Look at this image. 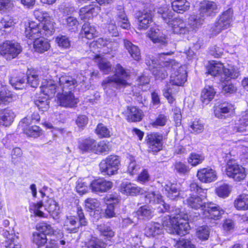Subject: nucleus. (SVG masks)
I'll use <instances>...</instances> for the list:
<instances>
[{
    "instance_id": "1",
    "label": "nucleus",
    "mask_w": 248,
    "mask_h": 248,
    "mask_svg": "<svg viewBox=\"0 0 248 248\" xmlns=\"http://www.w3.org/2000/svg\"><path fill=\"white\" fill-rule=\"evenodd\" d=\"M129 76V73L120 64H117L114 75L105 78L101 85L106 93L110 95L113 93V89L118 86H125L128 85L127 79Z\"/></svg>"
},
{
    "instance_id": "2",
    "label": "nucleus",
    "mask_w": 248,
    "mask_h": 248,
    "mask_svg": "<svg viewBox=\"0 0 248 248\" xmlns=\"http://www.w3.org/2000/svg\"><path fill=\"white\" fill-rule=\"evenodd\" d=\"M54 22L50 20H46L44 23L39 24L33 21L28 23L26 26L25 35L27 38L34 41L43 36L49 37L54 32Z\"/></svg>"
},
{
    "instance_id": "3",
    "label": "nucleus",
    "mask_w": 248,
    "mask_h": 248,
    "mask_svg": "<svg viewBox=\"0 0 248 248\" xmlns=\"http://www.w3.org/2000/svg\"><path fill=\"white\" fill-rule=\"evenodd\" d=\"M165 64V66H171L170 83L177 86H183L187 78L186 67L173 60H170V63Z\"/></svg>"
},
{
    "instance_id": "4",
    "label": "nucleus",
    "mask_w": 248,
    "mask_h": 248,
    "mask_svg": "<svg viewBox=\"0 0 248 248\" xmlns=\"http://www.w3.org/2000/svg\"><path fill=\"white\" fill-rule=\"evenodd\" d=\"M77 212L78 222L76 220V217L73 216H67L64 220V228L70 233L77 232L79 226H85L88 223L81 207H77Z\"/></svg>"
},
{
    "instance_id": "5",
    "label": "nucleus",
    "mask_w": 248,
    "mask_h": 248,
    "mask_svg": "<svg viewBox=\"0 0 248 248\" xmlns=\"http://www.w3.org/2000/svg\"><path fill=\"white\" fill-rule=\"evenodd\" d=\"M222 73V75L228 78H235L239 75L238 69L233 67L225 68L223 64L220 62L213 61L207 67V73L213 76H217ZM227 80V79H226Z\"/></svg>"
},
{
    "instance_id": "6",
    "label": "nucleus",
    "mask_w": 248,
    "mask_h": 248,
    "mask_svg": "<svg viewBox=\"0 0 248 248\" xmlns=\"http://www.w3.org/2000/svg\"><path fill=\"white\" fill-rule=\"evenodd\" d=\"M121 165L120 157L116 155H110L102 160L99 164L102 173L109 176L117 173Z\"/></svg>"
},
{
    "instance_id": "7",
    "label": "nucleus",
    "mask_w": 248,
    "mask_h": 248,
    "mask_svg": "<svg viewBox=\"0 0 248 248\" xmlns=\"http://www.w3.org/2000/svg\"><path fill=\"white\" fill-rule=\"evenodd\" d=\"M232 16L233 10L231 8L222 13L211 28L212 33L213 35H217L222 30L228 28L232 21Z\"/></svg>"
},
{
    "instance_id": "8",
    "label": "nucleus",
    "mask_w": 248,
    "mask_h": 248,
    "mask_svg": "<svg viewBox=\"0 0 248 248\" xmlns=\"http://www.w3.org/2000/svg\"><path fill=\"white\" fill-rule=\"evenodd\" d=\"M172 53L167 52L166 53H163L159 54V61L160 63L158 64H156L155 60H152V63L150 62H147V64H149L150 68H153V74L157 79L162 80L166 78L168 76L167 70H170L171 71V66H168L164 65L165 63H170V60L163 61L161 58L165 55H170Z\"/></svg>"
},
{
    "instance_id": "9",
    "label": "nucleus",
    "mask_w": 248,
    "mask_h": 248,
    "mask_svg": "<svg viewBox=\"0 0 248 248\" xmlns=\"http://www.w3.org/2000/svg\"><path fill=\"white\" fill-rule=\"evenodd\" d=\"M226 174L229 177L237 182L243 180L247 176L245 168L232 160H229L227 162Z\"/></svg>"
},
{
    "instance_id": "10",
    "label": "nucleus",
    "mask_w": 248,
    "mask_h": 248,
    "mask_svg": "<svg viewBox=\"0 0 248 248\" xmlns=\"http://www.w3.org/2000/svg\"><path fill=\"white\" fill-rule=\"evenodd\" d=\"M22 51L19 43L13 41H6L0 46V54L7 60L16 58Z\"/></svg>"
},
{
    "instance_id": "11",
    "label": "nucleus",
    "mask_w": 248,
    "mask_h": 248,
    "mask_svg": "<svg viewBox=\"0 0 248 248\" xmlns=\"http://www.w3.org/2000/svg\"><path fill=\"white\" fill-rule=\"evenodd\" d=\"M202 213L203 217L217 220L220 218L224 211L218 205L210 202L204 204Z\"/></svg>"
},
{
    "instance_id": "12",
    "label": "nucleus",
    "mask_w": 248,
    "mask_h": 248,
    "mask_svg": "<svg viewBox=\"0 0 248 248\" xmlns=\"http://www.w3.org/2000/svg\"><path fill=\"white\" fill-rule=\"evenodd\" d=\"M58 79L59 90L62 92H72L77 85V81L72 77L64 75L59 78H56V80Z\"/></svg>"
},
{
    "instance_id": "13",
    "label": "nucleus",
    "mask_w": 248,
    "mask_h": 248,
    "mask_svg": "<svg viewBox=\"0 0 248 248\" xmlns=\"http://www.w3.org/2000/svg\"><path fill=\"white\" fill-rule=\"evenodd\" d=\"M163 136L158 133H154L149 135L147 143L149 152L155 153L162 149Z\"/></svg>"
},
{
    "instance_id": "14",
    "label": "nucleus",
    "mask_w": 248,
    "mask_h": 248,
    "mask_svg": "<svg viewBox=\"0 0 248 248\" xmlns=\"http://www.w3.org/2000/svg\"><path fill=\"white\" fill-rule=\"evenodd\" d=\"M113 183L104 178H99L93 181L90 185L92 191L95 193H104L110 189Z\"/></svg>"
},
{
    "instance_id": "15",
    "label": "nucleus",
    "mask_w": 248,
    "mask_h": 248,
    "mask_svg": "<svg viewBox=\"0 0 248 248\" xmlns=\"http://www.w3.org/2000/svg\"><path fill=\"white\" fill-rule=\"evenodd\" d=\"M234 110V106L227 102L217 104L214 107L215 116L220 119H224L228 114L233 113Z\"/></svg>"
},
{
    "instance_id": "16",
    "label": "nucleus",
    "mask_w": 248,
    "mask_h": 248,
    "mask_svg": "<svg viewBox=\"0 0 248 248\" xmlns=\"http://www.w3.org/2000/svg\"><path fill=\"white\" fill-rule=\"evenodd\" d=\"M197 176L202 182L211 183L217 179L216 171L210 168H204L198 170Z\"/></svg>"
},
{
    "instance_id": "17",
    "label": "nucleus",
    "mask_w": 248,
    "mask_h": 248,
    "mask_svg": "<svg viewBox=\"0 0 248 248\" xmlns=\"http://www.w3.org/2000/svg\"><path fill=\"white\" fill-rule=\"evenodd\" d=\"M101 8L95 2L81 8L79 12V17L81 20H85L92 18L97 15Z\"/></svg>"
},
{
    "instance_id": "18",
    "label": "nucleus",
    "mask_w": 248,
    "mask_h": 248,
    "mask_svg": "<svg viewBox=\"0 0 248 248\" xmlns=\"http://www.w3.org/2000/svg\"><path fill=\"white\" fill-rule=\"evenodd\" d=\"M58 100L60 106L67 108L75 107L78 102V98L75 97L72 92H62L58 96Z\"/></svg>"
},
{
    "instance_id": "19",
    "label": "nucleus",
    "mask_w": 248,
    "mask_h": 248,
    "mask_svg": "<svg viewBox=\"0 0 248 248\" xmlns=\"http://www.w3.org/2000/svg\"><path fill=\"white\" fill-rule=\"evenodd\" d=\"M136 17L138 20V28L140 30L146 29L152 22V14L147 11L138 12Z\"/></svg>"
},
{
    "instance_id": "20",
    "label": "nucleus",
    "mask_w": 248,
    "mask_h": 248,
    "mask_svg": "<svg viewBox=\"0 0 248 248\" xmlns=\"http://www.w3.org/2000/svg\"><path fill=\"white\" fill-rule=\"evenodd\" d=\"M176 219L173 228L170 229V233L184 235L188 233L189 225L186 220L180 217Z\"/></svg>"
},
{
    "instance_id": "21",
    "label": "nucleus",
    "mask_w": 248,
    "mask_h": 248,
    "mask_svg": "<svg viewBox=\"0 0 248 248\" xmlns=\"http://www.w3.org/2000/svg\"><path fill=\"white\" fill-rule=\"evenodd\" d=\"M162 196L159 193H156L155 192H151L148 193L146 196V202H154L159 203L161 205L159 206L162 212L165 211H170V208L169 204L166 203L162 200Z\"/></svg>"
},
{
    "instance_id": "22",
    "label": "nucleus",
    "mask_w": 248,
    "mask_h": 248,
    "mask_svg": "<svg viewBox=\"0 0 248 248\" xmlns=\"http://www.w3.org/2000/svg\"><path fill=\"white\" fill-rule=\"evenodd\" d=\"M147 36L154 43L165 46L167 43L166 35L158 29L152 28L147 32Z\"/></svg>"
},
{
    "instance_id": "23",
    "label": "nucleus",
    "mask_w": 248,
    "mask_h": 248,
    "mask_svg": "<svg viewBox=\"0 0 248 248\" xmlns=\"http://www.w3.org/2000/svg\"><path fill=\"white\" fill-rule=\"evenodd\" d=\"M104 202L107 205L105 210V214L108 217H112L115 216L114 204L119 202V199L116 195H108L104 198Z\"/></svg>"
},
{
    "instance_id": "24",
    "label": "nucleus",
    "mask_w": 248,
    "mask_h": 248,
    "mask_svg": "<svg viewBox=\"0 0 248 248\" xmlns=\"http://www.w3.org/2000/svg\"><path fill=\"white\" fill-rule=\"evenodd\" d=\"M45 208L52 217L55 220L59 219L61 213L59 204L52 198H48L46 202Z\"/></svg>"
},
{
    "instance_id": "25",
    "label": "nucleus",
    "mask_w": 248,
    "mask_h": 248,
    "mask_svg": "<svg viewBox=\"0 0 248 248\" xmlns=\"http://www.w3.org/2000/svg\"><path fill=\"white\" fill-rule=\"evenodd\" d=\"M165 194L171 200H175L180 194V187L177 183L168 182L164 186Z\"/></svg>"
},
{
    "instance_id": "26",
    "label": "nucleus",
    "mask_w": 248,
    "mask_h": 248,
    "mask_svg": "<svg viewBox=\"0 0 248 248\" xmlns=\"http://www.w3.org/2000/svg\"><path fill=\"white\" fill-rule=\"evenodd\" d=\"M170 26L174 33L176 34H186L189 31V29L186 26L183 20L180 18H176L172 20Z\"/></svg>"
},
{
    "instance_id": "27",
    "label": "nucleus",
    "mask_w": 248,
    "mask_h": 248,
    "mask_svg": "<svg viewBox=\"0 0 248 248\" xmlns=\"http://www.w3.org/2000/svg\"><path fill=\"white\" fill-rule=\"evenodd\" d=\"M15 114L12 110L5 108L0 111V125L9 126L14 121Z\"/></svg>"
},
{
    "instance_id": "28",
    "label": "nucleus",
    "mask_w": 248,
    "mask_h": 248,
    "mask_svg": "<svg viewBox=\"0 0 248 248\" xmlns=\"http://www.w3.org/2000/svg\"><path fill=\"white\" fill-rule=\"evenodd\" d=\"M217 5L213 1H207L201 3L200 11L201 14L210 16L217 12Z\"/></svg>"
},
{
    "instance_id": "29",
    "label": "nucleus",
    "mask_w": 248,
    "mask_h": 248,
    "mask_svg": "<svg viewBox=\"0 0 248 248\" xmlns=\"http://www.w3.org/2000/svg\"><path fill=\"white\" fill-rule=\"evenodd\" d=\"M41 92L44 94L49 97L54 96L56 92L58 93V94L60 93L59 87H56L53 80L46 81V83H44L41 87Z\"/></svg>"
},
{
    "instance_id": "30",
    "label": "nucleus",
    "mask_w": 248,
    "mask_h": 248,
    "mask_svg": "<svg viewBox=\"0 0 248 248\" xmlns=\"http://www.w3.org/2000/svg\"><path fill=\"white\" fill-rule=\"evenodd\" d=\"M116 16L118 25L123 29H128L130 27V24L122 6L117 7Z\"/></svg>"
},
{
    "instance_id": "31",
    "label": "nucleus",
    "mask_w": 248,
    "mask_h": 248,
    "mask_svg": "<svg viewBox=\"0 0 248 248\" xmlns=\"http://www.w3.org/2000/svg\"><path fill=\"white\" fill-rule=\"evenodd\" d=\"M124 46L131 56L136 61L140 59V51L138 46L133 44L127 40H124Z\"/></svg>"
},
{
    "instance_id": "32",
    "label": "nucleus",
    "mask_w": 248,
    "mask_h": 248,
    "mask_svg": "<svg viewBox=\"0 0 248 248\" xmlns=\"http://www.w3.org/2000/svg\"><path fill=\"white\" fill-rule=\"evenodd\" d=\"M120 191L126 195L134 196L140 192V188L135 185L124 182L121 185Z\"/></svg>"
},
{
    "instance_id": "33",
    "label": "nucleus",
    "mask_w": 248,
    "mask_h": 248,
    "mask_svg": "<svg viewBox=\"0 0 248 248\" xmlns=\"http://www.w3.org/2000/svg\"><path fill=\"white\" fill-rule=\"evenodd\" d=\"M143 116L142 111L136 107H131L128 108L127 120L129 122H136L141 120Z\"/></svg>"
},
{
    "instance_id": "34",
    "label": "nucleus",
    "mask_w": 248,
    "mask_h": 248,
    "mask_svg": "<svg viewBox=\"0 0 248 248\" xmlns=\"http://www.w3.org/2000/svg\"><path fill=\"white\" fill-rule=\"evenodd\" d=\"M171 3L173 10L178 13L188 10L190 6L186 0H171Z\"/></svg>"
},
{
    "instance_id": "35",
    "label": "nucleus",
    "mask_w": 248,
    "mask_h": 248,
    "mask_svg": "<svg viewBox=\"0 0 248 248\" xmlns=\"http://www.w3.org/2000/svg\"><path fill=\"white\" fill-rule=\"evenodd\" d=\"M216 92L213 87L206 86L203 89L201 95L202 102L205 104H208L214 98Z\"/></svg>"
},
{
    "instance_id": "36",
    "label": "nucleus",
    "mask_w": 248,
    "mask_h": 248,
    "mask_svg": "<svg viewBox=\"0 0 248 248\" xmlns=\"http://www.w3.org/2000/svg\"><path fill=\"white\" fill-rule=\"evenodd\" d=\"M187 203L189 206L194 209H200L201 213L202 211V208L205 203L203 202L202 198L197 195H192L189 197L187 200Z\"/></svg>"
},
{
    "instance_id": "37",
    "label": "nucleus",
    "mask_w": 248,
    "mask_h": 248,
    "mask_svg": "<svg viewBox=\"0 0 248 248\" xmlns=\"http://www.w3.org/2000/svg\"><path fill=\"white\" fill-rule=\"evenodd\" d=\"M46 36H43L33 41V46L35 50L39 53L47 51L50 45L48 41L45 39Z\"/></svg>"
},
{
    "instance_id": "38",
    "label": "nucleus",
    "mask_w": 248,
    "mask_h": 248,
    "mask_svg": "<svg viewBox=\"0 0 248 248\" xmlns=\"http://www.w3.org/2000/svg\"><path fill=\"white\" fill-rule=\"evenodd\" d=\"M153 212L149 206L144 205L140 207L135 213L139 219H149L153 216Z\"/></svg>"
},
{
    "instance_id": "39",
    "label": "nucleus",
    "mask_w": 248,
    "mask_h": 248,
    "mask_svg": "<svg viewBox=\"0 0 248 248\" xmlns=\"http://www.w3.org/2000/svg\"><path fill=\"white\" fill-rule=\"evenodd\" d=\"M96 142L92 139H86L82 140L79 144V148L83 152H94Z\"/></svg>"
},
{
    "instance_id": "40",
    "label": "nucleus",
    "mask_w": 248,
    "mask_h": 248,
    "mask_svg": "<svg viewBox=\"0 0 248 248\" xmlns=\"http://www.w3.org/2000/svg\"><path fill=\"white\" fill-rule=\"evenodd\" d=\"M234 207L238 210L248 209V195H239L234 202Z\"/></svg>"
},
{
    "instance_id": "41",
    "label": "nucleus",
    "mask_w": 248,
    "mask_h": 248,
    "mask_svg": "<svg viewBox=\"0 0 248 248\" xmlns=\"http://www.w3.org/2000/svg\"><path fill=\"white\" fill-rule=\"evenodd\" d=\"M81 31L82 34L88 39H93L97 34L94 26L88 22L83 25Z\"/></svg>"
},
{
    "instance_id": "42",
    "label": "nucleus",
    "mask_w": 248,
    "mask_h": 248,
    "mask_svg": "<svg viewBox=\"0 0 248 248\" xmlns=\"http://www.w3.org/2000/svg\"><path fill=\"white\" fill-rule=\"evenodd\" d=\"M204 19L202 17L198 15H192L188 18V25L192 30L199 28L204 22Z\"/></svg>"
},
{
    "instance_id": "43",
    "label": "nucleus",
    "mask_w": 248,
    "mask_h": 248,
    "mask_svg": "<svg viewBox=\"0 0 248 248\" xmlns=\"http://www.w3.org/2000/svg\"><path fill=\"white\" fill-rule=\"evenodd\" d=\"M97 230L99 232L100 235L105 239H108L114 236V232L111 228L105 224H100L97 226Z\"/></svg>"
},
{
    "instance_id": "44",
    "label": "nucleus",
    "mask_w": 248,
    "mask_h": 248,
    "mask_svg": "<svg viewBox=\"0 0 248 248\" xmlns=\"http://www.w3.org/2000/svg\"><path fill=\"white\" fill-rule=\"evenodd\" d=\"M180 217V215H177L170 217V216L164 217L162 219V226L169 233H170V229L173 228V226L175 222L176 221L177 218Z\"/></svg>"
},
{
    "instance_id": "45",
    "label": "nucleus",
    "mask_w": 248,
    "mask_h": 248,
    "mask_svg": "<svg viewBox=\"0 0 248 248\" xmlns=\"http://www.w3.org/2000/svg\"><path fill=\"white\" fill-rule=\"evenodd\" d=\"M161 225L158 223H152L145 229L146 234L148 236H155L161 232Z\"/></svg>"
},
{
    "instance_id": "46",
    "label": "nucleus",
    "mask_w": 248,
    "mask_h": 248,
    "mask_svg": "<svg viewBox=\"0 0 248 248\" xmlns=\"http://www.w3.org/2000/svg\"><path fill=\"white\" fill-rule=\"evenodd\" d=\"M96 134L100 138H109L111 135V129L108 128L104 124H98L95 129Z\"/></svg>"
},
{
    "instance_id": "47",
    "label": "nucleus",
    "mask_w": 248,
    "mask_h": 248,
    "mask_svg": "<svg viewBox=\"0 0 248 248\" xmlns=\"http://www.w3.org/2000/svg\"><path fill=\"white\" fill-rule=\"evenodd\" d=\"M37 232L46 235L52 234L54 233V229L52 226L45 222H42L38 223L36 225Z\"/></svg>"
},
{
    "instance_id": "48",
    "label": "nucleus",
    "mask_w": 248,
    "mask_h": 248,
    "mask_svg": "<svg viewBox=\"0 0 248 248\" xmlns=\"http://www.w3.org/2000/svg\"><path fill=\"white\" fill-rule=\"evenodd\" d=\"M43 206V204L42 202L37 203H31L30 206V210L33 212L35 216L46 218L47 215L41 210Z\"/></svg>"
},
{
    "instance_id": "49",
    "label": "nucleus",
    "mask_w": 248,
    "mask_h": 248,
    "mask_svg": "<svg viewBox=\"0 0 248 248\" xmlns=\"http://www.w3.org/2000/svg\"><path fill=\"white\" fill-rule=\"evenodd\" d=\"M174 85L168 84L164 90L163 94L167 99L170 103H172L174 101L173 94L177 92V90L173 87Z\"/></svg>"
},
{
    "instance_id": "50",
    "label": "nucleus",
    "mask_w": 248,
    "mask_h": 248,
    "mask_svg": "<svg viewBox=\"0 0 248 248\" xmlns=\"http://www.w3.org/2000/svg\"><path fill=\"white\" fill-rule=\"evenodd\" d=\"M58 46L62 48H69L71 46V41L66 35H59L55 39Z\"/></svg>"
},
{
    "instance_id": "51",
    "label": "nucleus",
    "mask_w": 248,
    "mask_h": 248,
    "mask_svg": "<svg viewBox=\"0 0 248 248\" xmlns=\"http://www.w3.org/2000/svg\"><path fill=\"white\" fill-rule=\"evenodd\" d=\"M32 240L38 247H41L46 243L47 239L45 234L36 232L32 234Z\"/></svg>"
},
{
    "instance_id": "52",
    "label": "nucleus",
    "mask_w": 248,
    "mask_h": 248,
    "mask_svg": "<svg viewBox=\"0 0 248 248\" xmlns=\"http://www.w3.org/2000/svg\"><path fill=\"white\" fill-rule=\"evenodd\" d=\"M0 87L2 88L0 91V103H5L9 102L10 99L12 98V93L9 91L6 87L4 86L0 81Z\"/></svg>"
},
{
    "instance_id": "53",
    "label": "nucleus",
    "mask_w": 248,
    "mask_h": 248,
    "mask_svg": "<svg viewBox=\"0 0 248 248\" xmlns=\"http://www.w3.org/2000/svg\"><path fill=\"white\" fill-rule=\"evenodd\" d=\"M87 248H105V244L99 239L95 237H92L87 242Z\"/></svg>"
},
{
    "instance_id": "54",
    "label": "nucleus",
    "mask_w": 248,
    "mask_h": 248,
    "mask_svg": "<svg viewBox=\"0 0 248 248\" xmlns=\"http://www.w3.org/2000/svg\"><path fill=\"white\" fill-rule=\"evenodd\" d=\"M210 229L207 226H202L198 228L196 232L197 237L201 240H207L209 236Z\"/></svg>"
},
{
    "instance_id": "55",
    "label": "nucleus",
    "mask_w": 248,
    "mask_h": 248,
    "mask_svg": "<svg viewBox=\"0 0 248 248\" xmlns=\"http://www.w3.org/2000/svg\"><path fill=\"white\" fill-rule=\"evenodd\" d=\"M204 159V157L202 155L191 153L188 158V162L192 166H196L202 163Z\"/></svg>"
},
{
    "instance_id": "56",
    "label": "nucleus",
    "mask_w": 248,
    "mask_h": 248,
    "mask_svg": "<svg viewBox=\"0 0 248 248\" xmlns=\"http://www.w3.org/2000/svg\"><path fill=\"white\" fill-rule=\"evenodd\" d=\"M34 103L38 109L42 111L47 110L49 107V101L46 98L39 97L34 101Z\"/></svg>"
},
{
    "instance_id": "57",
    "label": "nucleus",
    "mask_w": 248,
    "mask_h": 248,
    "mask_svg": "<svg viewBox=\"0 0 248 248\" xmlns=\"http://www.w3.org/2000/svg\"><path fill=\"white\" fill-rule=\"evenodd\" d=\"M27 83L32 88H36L39 85L38 76L33 72L27 73Z\"/></svg>"
},
{
    "instance_id": "58",
    "label": "nucleus",
    "mask_w": 248,
    "mask_h": 248,
    "mask_svg": "<svg viewBox=\"0 0 248 248\" xmlns=\"http://www.w3.org/2000/svg\"><path fill=\"white\" fill-rule=\"evenodd\" d=\"M24 133L28 136L33 138H37L41 134L40 127L36 125H33L26 128L24 129Z\"/></svg>"
},
{
    "instance_id": "59",
    "label": "nucleus",
    "mask_w": 248,
    "mask_h": 248,
    "mask_svg": "<svg viewBox=\"0 0 248 248\" xmlns=\"http://www.w3.org/2000/svg\"><path fill=\"white\" fill-rule=\"evenodd\" d=\"M231 187L227 184H223L216 189V193L220 197L226 198L229 196Z\"/></svg>"
},
{
    "instance_id": "60",
    "label": "nucleus",
    "mask_w": 248,
    "mask_h": 248,
    "mask_svg": "<svg viewBox=\"0 0 248 248\" xmlns=\"http://www.w3.org/2000/svg\"><path fill=\"white\" fill-rule=\"evenodd\" d=\"M66 28L69 31H75L78 25V22L76 18L74 16H68L65 19V23Z\"/></svg>"
},
{
    "instance_id": "61",
    "label": "nucleus",
    "mask_w": 248,
    "mask_h": 248,
    "mask_svg": "<svg viewBox=\"0 0 248 248\" xmlns=\"http://www.w3.org/2000/svg\"><path fill=\"white\" fill-rule=\"evenodd\" d=\"M98 67L104 74H108L111 71V64L106 60L101 59L98 62Z\"/></svg>"
},
{
    "instance_id": "62",
    "label": "nucleus",
    "mask_w": 248,
    "mask_h": 248,
    "mask_svg": "<svg viewBox=\"0 0 248 248\" xmlns=\"http://www.w3.org/2000/svg\"><path fill=\"white\" fill-rule=\"evenodd\" d=\"M174 168L176 172L181 174H186L190 170L188 166L181 162H175L174 164Z\"/></svg>"
},
{
    "instance_id": "63",
    "label": "nucleus",
    "mask_w": 248,
    "mask_h": 248,
    "mask_svg": "<svg viewBox=\"0 0 248 248\" xmlns=\"http://www.w3.org/2000/svg\"><path fill=\"white\" fill-rule=\"evenodd\" d=\"M129 163L128 165L127 172L130 175H133L136 174L140 168V166L137 164L135 160L131 157L129 159Z\"/></svg>"
},
{
    "instance_id": "64",
    "label": "nucleus",
    "mask_w": 248,
    "mask_h": 248,
    "mask_svg": "<svg viewBox=\"0 0 248 248\" xmlns=\"http://www.w3.org/2000/svg\"><path fill=\"white\" fill-rule=\"evenodd\" d=\"M109 150L110 147L108 144L103 140L100 141L98 143H96V145L94 149V153H102L108 152Z\"/></svg>"
}]
</instances>
